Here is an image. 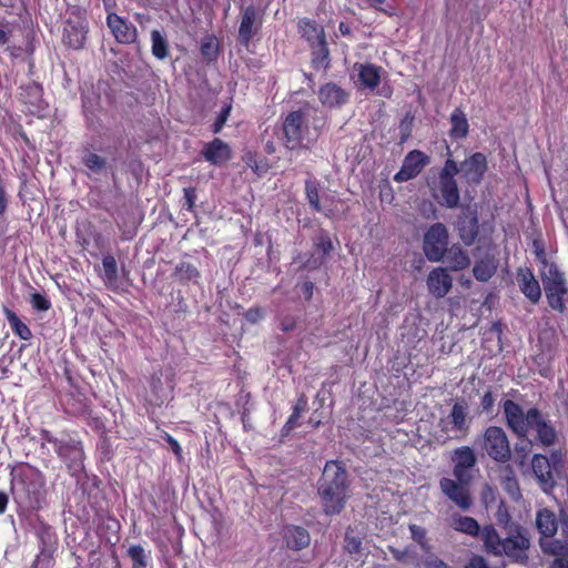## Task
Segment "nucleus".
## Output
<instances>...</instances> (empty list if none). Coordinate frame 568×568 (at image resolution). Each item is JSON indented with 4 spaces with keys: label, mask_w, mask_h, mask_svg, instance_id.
<instances>
[{
    "label": "nucleus",
    "mask_w": 568,
    "mask_h": 568,
    "mask_svg": "<svg viewBox=\"0 0 568 568\" xmlns=\"http://www.w3.org/2000/svg\"><path fill=\"white\" fill-rule=\"evenodd\" d=\"M504 410L509 427L518 435L526 436L530 430H536L540 443L549 446L556 438L554 428L545 422L537 409H529L524 414L523 409L511 400H506Z\"/></svg>",
    "instance_id": "obj_2"
},
{
    "label": "nucleus",
    "mask_w": 568,
    "mask_h": 568,
    "mask_svg": "<svg viewBox=\"0 0 568 568\" xmlns=\"http://www.w3.org/2000/svg\"><path fill=\"white\" fill-rule=\"evenodd\" d=\"M450 526L455 530L470 535V536H476V535H478L479 531L481 532L477 520L474 519L473 517L454 516V517H452Z\"/></svg>",
    "instance_id": "obj_33"
},
{
    "label": "nucleus",
    "mask_w": 568,
    "mask_h": 568,
    "mask_svg": "<svg viewBox=\"0 0 568 568\" xmlns=\"http://www.w3.org/2000/svg\"><path fill=\"white\" fill-rule=\"evenodd\" d=\"M517 282L520 292L534 304L541 297V288L529 267H520L517 271Z\"/></svg>",
    "instance_id": "obj_19"
},
{
    "label": "nucleus",
    "mask_w": 568,
    "mask_h": 568,
    "mask_svg": "<svg viewBox=\"0 0 568 568\" xmlns=\"http://www.w3.org/2000/svg\"><path fill=\"white\" fill-rule=\"evenodd\" d=\"M101 278L109 290L116 291L119 288L118 263L115 257L111 254H106L102 257Z\"/></svg>",
    "instance_id": "obj_24"
},
{
    "label": "nucleus",
    "mask_w": 568,
    "mask_h": 568,
    "mask_svg": "<svg viewBox=\"0 0 568 568\" xmlns=\"http://www.w3.org/2000/svg\"><path fill=\"white\" fill-rule=\"evenodd\" d=\"M545 294L549 306L564 313L566 311L565 297L568 294V287L564 273L560 272L555 263H550L547 272L540 274Z\"/></svg>",
    "instance_id": "obj_5"
},
{
    "label": "nucleus",
    "mask_w": 568,
    "mask_h": 568,
    "mask_svg": "<svg viewBox=\"0 0 568 568\" xmlns=\"http://www.w3.org/2000/svg\"><path fill=\"white\" fill-rule=\"evenodd\" d=\"M467 485L450 478H443L440 480L443 493L462 509H468L473 504Z\"/></svg>",
    "instance_id": "obj_18"
},
{
    "label": "nucleus",
    "mask_w": 568,
    "mask_h": 568,
    "mask_svg": "<svg viewBox=\"0 0 568 568\" xmlns=\"http://www.w3.org/2000/svg\"><path fill=\"white\" fill-rule=\"evenodd\" d=\"M263 24V12L255 6L250 4L242 9L237 40L241 45L247 48L253 37L261 30Z\"/></svg>",
    "instance_id": "obj_10"
},
{
    "label": "nucleus",
    "mask_w": 568,
    "mask_h": 568,
    "mask_svg": "<svg viewBox=\"0 0 568 568\" xmlns=\"http://www.w3.org/2000/svg\"><path fill=\"white\" fill-rule=\"evenodd\" d=\"M358 80L362 85L369 90H375L381 83L382 67L373 63L358 64Z\"/></svg>",
    "instance_id": "obj_23"
},
{
    "label": "nucleus",
    "mask_w": 568,
    "mask_h": 568,
    "mask_svg": "<svg viewBox=\"0 0 568 568\" xmlns=\"http://www.w3.org/2000/svg\"><path fill=\"white\" fill-rule=\"evenodd\" d=\"M428 292L437 297H445L453 287V277L444 267L433 268L426 280Z\"/></svg>",
    "instance_id": "obj_17"
},
{
    "label": "nucleus",
    "mask_w": 568,
    "mask_h": 568,
    "mask_svg": "<svg viewBox=\"0 0 568 568\" xmlns=\"http://www.w3.org/2000/svg\"><path fill=\"white\" fill-rule=\"evenodd\" d=\"M166 440L170 444V446H171L172 450L174 452V454L180 456L181 455V447H180L179 443L172 436H170L169 434H166Z\"/></svg>",
    "instance_id": "obj_59"
},
{
    "label": "nucleus",
    "mask_w": 568,
    "mask_h": 568,
    "mask_svg": "<svg viewBox=\"0 0 568 568\" xmlns=\"http://www.w3.org/2000/svg\"><path fill=\"white\" fill-rule=\"evenodd\" d=\"M432 197L447 209H456L460 203V192L456 179L439 175L426 180Z\"/></svg>",
    "instance_id": "obj_6"
},
{
    "label": "nucleus",
    "mask_w": 568,
    "mask_h": 568,
    "mask_svg": "<svg viewBox=\"0 0 568 568\" xmlns=\"http://www.w3.org/2000/svg\"><path fill=\"white\" fill-rule=\"evenodd\" d=\"M184 200L185 206L189 211H192L195 206L196 192L194 187H185L184 189Z\"/></svg>",
    "instance_id": "obj_50"
},
{
    "label": "nucleus",
    "mask_w": 568,
    "mask_h": 568,
    "mask_svg": "<svg viewBox=\"0 0 568 568\" xmlns=\"http://www.w3.org/2000/svg\"><path fill=\"white\" fill-rule=\"evenodd\" d=\"M310 109L301 108L282 118V144L288 151L308 150L326 125L325 116H313L310 126Z\"/></svg>",
    "instance_id": "obj_1"
},
{
    "label": "nucleus",
    "mask_w": 568,
    "mask_h": 568,
    "mask_svg": "<svg viewBox=\"0 0 568 568\" xmlns=\"http://www.w3.org/2000/svg\"><path fill=\"white\" fill-rule=\"evenodd\" d=\"M536 526L542 536V539L540 540L542 550L552 555L564 554L565 547L562 544L549 539L558 529V521L555 513L547 508L539 510L536 517Z\"/></svg>",
    "instance_id": "obj_9"
},
{
    "label": "nucleus",
    "mask_w": 568,
    "mask_h": 568,
    "mask_svg": "<svg viewBox=\"0 0 568 568\" xmlns=\"http://www.w3.org/2000/svg\"><path fill=\"white\" fill-rule=\"evenodd\" d=\"M338 31L342 36H349L352 33V29L347 22L341 21L338 24Z\"/></svg>",
    "instance_id": "obj_60"
},
{
    "label": "nucleus",
    "mask_w": 568,
    "mask_h": 568,
    "mask_svg": "<svg viewBox=\"0 0 568 568\" xmlns=\"http://www.w3.org/2000/svg\"><path fill=\"white\" fill-rule=\"evenodd\" d=\"M466 568H488L486 561L481 557H474L470 559Z\"/></svg>",
    "instance_id": "obj_57"
},
{
    "label": "nucleus",
    "mask_w": 568,
    "mask_h": 568,
    "mask_svg": "<svg viewBox=\"0 0 568 568\" xmlns=\"http://www.w3.org/2000/svg\"><path fill=\"white\" fill-rule=\"evenodd\" d=\"M284 538L290 548L298 550L305 548L310 544L308 532L298 526H288L284 530Z\"/></svg>",
    "instance_id": "obj_26"
},
{
    "label": "nucleus",
    "mask_w": 568,
    "mask_h": 568,
    "mask_svg": "<svg viewBox=\"0 0 568 568\" xmlns=\"http://www.w3.org/2000/svg\"><path fill=\"white\" fill-rule=\"evenodd\" d=\"M532 471L538 481L544 485V489L552 486L551 464L549 459L542 455H535L532 458Z\"/></svg>",
    "instance_id": "obj_25"
},
{
    "label": "nucleus",
    "mask_w": 568,
    "mask_h": 568,
    "mask_svg": "<svg viewBox=\"0 0 568 568\" xmlns=\"http://www.w3.org/2000/svg\"><path fill=\"white\" fill-rule=\"evenodd\" d=\"M82 163L85 168L94 173H100L106 166L105 159L93 152L85 153L82 156Z\"/></svg>",
    "instance_id": "obj_40"
},
{
    "label": "nucleus",
    "mask_w": 568,
    "mask_h": 568,
    "mask_svg": "<svg viewBox=\"0 0 568 568\" xmlns=\"http://www.w3.org/2000/svg\"><path fill=\"white\" fill-rule=\"evenodd\" d=\"M317 95L324 108L341 109L349 102L351 92L335 82H327L320 87Z\"/></svg>",
    "instance_id": "obj_14"
},
{
    "label": "nucleus",
    "mask_w": 568,
    "mask_h": 568,
    "mask_svg": "<svg viewBox=\"0 0 568 568\" xmlns=\"http://www.w3.org/2000/svg\"><path fill=\"white\" fill-rule=\"evenodd\" d=\"M487 171V159L484 153L476 152L460 163L463 179L469 185H477L481 182Z\"/></svg>",
    "instance_id": "obj_13"
},
{
    "label": "nucleus",
    "mask_w": 568,
    "mask_h": 568,
    "mask_svg": "<svg viewBox=\"0 0 568 568\" xmlns=\"http://www.w3.org/2000/svg\"><path fill=\"white\" fill-rule=\"evenodd\" d=\"M128 555L132 560V568H148L149 557L141 546H130L128 549Z\"/></svg>",
    "instance_id": "obj_39"
},
{
    "label": "nucleus",
    "mask_w": 568,
    "mask_h": 568,
    "mask_svg": "<svg viewBox=\"0 0 568 568\" xmlns=\"http://www.w3.org/2000/svg\"><path fill=\"white\" fill-rule=\"evenodd\" d=\"M430 162V158L420 150L409 151L404 160L403 165L394 175V181L397 183L407 182L415 179L420 174L425 166Z\"/></svg>",
    "instance_id": "obj_12"
},
{
    "label": "nucleus",
    "mask_w": 568,
    "mask_h": 568,
    "mask_svg": "<svg viewBox=\"0 0 568 568\" xmlns=\"http://www.w3.org/2000/svg\"><path fill=\"white\" fill-rule=\"evenodd\" d=\"M305 195L308 201L310 206L315 212L322 211V205L320 202V185L315 181L307 180L305 182Z\"/></svg>",
    "instance_id": "obj_38"
},
{
    "label": "nucleus",
    "mask_w": 568,
    "mask_h": 568,
    "mask_svg": "<svg viewBox=\"0 0 568 568\" xmlns=\"http://www.w3.org/2000/svg\"><path fill=\"white\" fill-rule=\"evenodd\" d=\"M20 95L23 103L37 106L41 101L42 88L37 83H30L22 88Z\"/></svg>",
    "instance_id": "obj_37"
},
{
    "label": "nucleus",
    "mask_w": 568,
    "mask_h": 568,
    "mask_svg": "<svg viewBox=\"0 0 568 568\" xmlns=\"http://www.w3.org/2000/svg\"><path fill=\"white\" fill-rule=\"evenodd\" d=\"M450 131L449 135L454 140L464 139L467 136L469 131L468 120L465 113L460 109L454 110L450 115Z\"/></svg>",
    "instance_id": "obj_28"
},
{
    "label": "nucleus",
    "mask_w": 568,
    "mask_h": 568,
    "mask_svg": "<svg viewBox=\"0 0 568 568\" xmlns=\"http://www.w3.org/2000/svg\"><path fill=\"white\" fill-rule=\"evenodd\" d=\"M306 409H308V399L302 395L295 406H294V410H293V414L290 416L288 420L286 422L284 428H283V432L285 434H287L290 430H292L293 428H295L297 425H298V418L301 417V414L303 412H305Z\"/></svg>",
    "instance_id": "obj_36"
},
{
    "label": "nucleus",
    "mask_w": 568,
    "mask_h": 568,
    "mask_svg": "<svg viewBox=\"0 0 568 568\" xmlns=\"http://www.w3.org/2000/svg\"><path fill=\"white\" fill-rule=\"evenodd\" d=\"M425 566L427 568H448L445 562L433 556L427 557Z\"/></svg>",
    "instance_id": "obj_54"
},
{
    "label": "nucleus",
    "mask_w": 568,
    "mask_h": 568,
    "mask_svg": "<svg viewBox=\"0 0 568 568\" xmlns=\"http://www.w3.org/2000/svg\"><path fill=\"white\" fill-rule=\"evenodd\" d=\"M452 420L457 429H463L466 425L467 408L463 404H455L452 410Z\"/></svg>",
    "instance_id": "obj_41"
},
{
    "label": "nucleus",
    "mask_w": 568,
    "mask_h": 568,
    "mask_svg": "<svg viewBox=\"0 0 568 568\" xmlns=\"http://www.w3.org/2000/svg\"><path fill=\"white\" fill-rule=\"evenodd\" d=\"M296 327V318L292 315H285L280 320V328L283 332H292Z\"/></svg>",
    "instance_id": "obj_49"
},
{
    "label": "nucleus",
    "mask_w": 568,
    "mask_h": 568,
    "mask_svg": "<svg viewBox=\"0 0 568 568\" xmlns=\"http://www.w3.org/2000/svg\"><path fill=\"white\" fill-rule=\"evenodd\" d=\"M20 0H0V7L13 9Z\"/></svg>",
    "instance_id": "obj_63"
},
{
    "label": "nucleus",
    "mask_w": 568,
    "mask_h": 568,
    "mask_svg": "<svg viewBox=\"0 0 568 568\" xmlns=\"http://www.w3.org/2000/svg\"><path fill=\"white\" fill-rule=\"evenodd\" d=\"M3 313L10 324L11 329L17 336L24 341H29L32 337V332L29 326L23 323L12 310L4 306Z\"/></svg>",
    "instance_id": "obj_31"
},
{
    "label": "nucleus",
    "mask_w": 568,
    "mask_h": 568,
    "mask_svg": "<svg viewBox=\"0 0 568 568\" xmlns=\"http://www.w3.org/2000/svg\"><path fill=\"white\" fill-rule=\"evenodd\" d=\"M460 172V165L457 164L453 159H447L444 163V166L438 171L437 175L443 178H453Z\"/></svg>",
    "instance_id": "obj_42"
},
{
    "label": "nucleus",
    "mask_w": 568,
    "mask_h": 568,
    "mask_svg": "<svg viewBox=\"0 0 568 568\" xmlns=\"http://www.w3.org/2000/svg\"><path fill=\"white\" fill-rule=\"evenodd\" d=\"M174 275L181 283H187L200 277V272L195 265L189 262H181L174 270Z\"/></svg>",
    "instance_id": "obj_35"
},
{
    "label": "nucleus",
    "mask_w": 568,
    "mask_h": 568,
    "mask_svg": "<svg viewBox=\"0 0 568 568\" xmlns=\"http://www.w3.org/2000/svg\"><path fill=\"white\" fill-rule=\"evenodd\" d=\"M453 462L456 479L463 484H469L471 479L470 470L476 464L474 452L469 447H460L455 450Z\"/></svg>",
    "instance_id": "obj_16"
},
{
    "label": "nucleus",
    "mask_w": 568,
    "mask_h": 568,
    "mask_svg": "<svg viewBox=\"0 0 568 568\" xmlns=\"http://www.w3.org/2000/svg\"><path fill=\"white\" fill-rule=\"evenodd\" d=\"M8 504V497L6 494L0 493V514L4 513Z\"/></svg>",
    "instance_id": "obj_64"
},
{
    "label": "nucleus",
    "mask_w": 568,
    "mask_h": 568,
    "mask_svg": "<svg viewBox=\"0 0 568 568\" xmlns=\"http://www.w3.org/2000/svg\"><path fill=\"white\" fill-rule=\"evenodd\" d=\"M457 230L459 237L466 245H471L478 236V220L476 216L458 221Z\"/></svg>",
    "instance_id": "obj_29"
},
{
    "label": "nucleus",
    "mask_w": 568,
    "mask_h": 568,
    "mask_svg": "<svg viewBox=\"0 0 568 568\" xmlns=\"http://www.w3.org/2000/svg\"><path fill=\"white\" fill-rule=\"evenodd\" d=\"M449 234L445 224H432L424 234L423 252L429 262H440L448 251Z\"/></svg>",
    "instance_id": "obj_7"
},
{
    "label": "nucleus",
    "mask_w": 568,
    "mask_h": 568,
    "mask_svg": "<svg viewBox=\"0 0 568 568\" xmlns=\"http://www.w3.org/2000/svg\"><path fill=\"white\" fill-rule=\"evenodd\" d=\"M313 283L312 282H305L304 285H303V290H304V294H305V297L306 300H311L312 295H313Z\"/></svg>",
    "instance_id": "obj_61"
},
{
    "label": "nucleus",
    "mask_w": 568,
    "mask_h": 568,
    "mask_svg": "<svg viewBox=\"0 0 568 568\" xmlns=\"http://www.w3.org/2000/svg\"><path fill=\"white\" fill-rule=\"evenodd\" d=\"M31 305L34 310L45 312L51 307V302L40 293L31 294Z\"/></svg>",
    "instance_id": "obj_44"
},
{
    "label": "nucleus",
    "mask_w": 568,
    "mask_h": 568,
    "mask_svg": "<svg viewBox=\"0 0 568 568\" xmlns=\"http://www.w3.org/2000/svg\"><path fill=\"white\" fill-rule=\"evenodd\" d=\"M318 493L326 514L339 513L346 499V471L338 462H327Z\"/></svg>",
    "instance_id": "obj_3"
},
{
    "label": "nucleus",
    "mask_w": 568,
    "mask_h": 568,
    "mask_svg": "<svg viewBox=\"0 0 568 568\" xmlns=\"http://www.w3.org/2000/svg\"><path fill=\"white\" fill-rule=\"evenodd\" d=\"M446 256L449 270L455 272L463 271L470 264L468 254L462 247L456 245L447 251Z\"/></svg>",
    "instance_id": "obj_30"
},
{
    "label": "nucleus",
    "mask_w": 568,
    "mask_h": 568,
    "mask_svg": "<svg viewBox=\"0 0 568 568\" xmlns=\"http://www.w3.org/2000/svg\"><path fill=\"white\" fill-rule=\"evenodd\" d=\"M412 537L424 547L425 530L416 525L409 527Z\"/></svg>",
    "instance_id": "obj_51"
},
{
    "label": "nucleus",
    "mask_w": 568,
    "mask_h": 568,
    "mask_svg": "<svg viewBox=\"0 0 568 568\" xmlns=\"http://www.w3.org/2000/svg\"><path fill=\"white\" fill-rule=\"evenodd\" d=\"M151 51L158 60H164L170 54V47L166 37L159 30L151 31Z\"/></svg>",
    "instance_id": "obj_32"
},
{
    "label": "nucleus",
    "mask_w": 568,
    "mask_h": 568,
    "mask_svg": "<svg viewBox=\"0 0 568 568\" xmlns=\"http://www.w3.org/2000/svg\"><path fill=\"white\" fill-rule=\"evenodd\" d=\"M481 501L485 507H489L496 501V490L489 485H485L481 490Z\"/></svg>",
    "instance_id": "obj_48"
},
{
    "label": "nucleus",
    "mask_w": 568,
    "mask_h": 568,
    "mask_svg": "<svg viewBox=\"0 0 568 568\" xmlns=\"http://www.w3.org/2000/svg\"><path fill=\"white\" fill-rule=\"evenodd\" d=\"M297 27L301 37L305 39V41L308 43V47L315 44L317 41L326 40L324 28L316 23L314 20L303 18L298 21Z\"/></svg>",
    "instance_id": "obj_22"
},
{
    "label": "nucleus",
    "mask_w": 568,
    "mask_h": 568,
    "mask_svg": "<svg viewBox=\"0 0 568 568\" xmlns=\"http://www.w3.org/2000/svg\"><path fill=\"white\" fill-rule=\"evenodd\" d=\"M88 32L89 24L85 14L80 10H74L64 22L62 42L70 49H82L87 41Z\"/></svg>",
    "instance_id": "obj_8"
},
{
    "label": "nucleus",
    "mask_w": 568,
    "mask_h": 568,
    "mask_svg": "<svg viewBox=\"0 0 568 568\" xmlns=\"http://www.w3.org/2000/svg\"><path fill=\"white\" fill-rule=\"evenodd\" d=\"M506 489L508 490V493L511 495L513 498L516 499L519 497V488H518L517 483L514 479H511V478L507 479Z\"/></svg>",
    "instance_id": "obj_55"
},
{
    "label": "nucleus",
    "mask_w": 568,
    "mask_h": 568,
    "mask_svg": "<svg viewBox=\"0 0 568 568\" xmlns=\"http://www.w3.org/2000/svg\"><path fill=\"white\" fill-rule=\"evenodd\" d=\"M244 317L248 323L255 324L264 317V311L258 306L251 307L244 313Z\"/></svg>",
    "instance_id": "obj_47"
},
{
    "label": "nucleus",
    "mask_w": 568,
    "mask_h": 568,
    "mask_svg": "<svg viewBox=\"0 0 568 568\" xmlns=\"http://www.w3.org/2000/svg\"><path fill=\"white\" fill-rule=\"evenodd\" d=\"M326 400L325 397H322L321 396V393H316L314 394L313 396V406L312 408L314 409V413L316 414L318 412V409L323 406V403Z\"/></svg>",
    "instance_id": "obj_58"
},
{
    "label": "nucleus",
    "mask_w": 568,
    "mask_h": 568,
    "mask_svg": "<svg viewBox=\"0 0 568 568\" xmlns=\"http://www.w3.org/2000/svg\"><path fill=\"white\" fill-rule=\"evenodd\" d=\"M203 158L213 165H221L232 158L230 145L219 138L206 143L202 150Z\"/></svg>",
    "instance_id": "obj_20"
},
{
    "label": "nucleus",
    "mask_w": 568,
    "mask_h": 568,
    "mask_svg": "<svg viewBox=\"0 0 568 568\" xmlns=\"http://www.w3.org/2000/svg\"><path fill=\"white\" fill-rule=\"evenodd\" d=\"M484 449L497 462H506L510 457V447L506 434L499 427H489L484 434Z\"/></svg>",
    "instance_id": "obj_11"
},
{
    "label": "nucleus",
    "mask_w": 568,
    "mask_h": 568,
    "mask_svg": "<svg viewBox=\"0 0 568 568\" xmlns=\"http://www.w3.org/2000/svg\"><path fill=\"white\" fill-rule=\"evenodd\" d=\"M481 540L487 551L515 560L526 558V550L529 548V540L520 530L501 539L493 526H485L481 529Z\"/></svg>",
    "instance_id": "obj_4"
},
{
    "label": "nucleus",
    "mask_w": 568,
    "mask_h": 568,
    "mask_svg": "<svg viewBox=\"0 0 568 568\" xmlns=\"http://www.w3.org/2000/svg\"><path fill=\"white\" fill-rule=\"evenodd\" d=\"M317 247L323 251L324 255H327L333 250L331 239L328 236H321L317 243Z\"/></svg>",
    "instance_id": "obj_52"
},
{
    "label": "nucleus",
    "mask_w": 568,
    "mask_h": 568,
    "mask_svg": "<svg viewBox=\"0 0 568 568\" xmlns=\"http://www.w3.org/2000/svg\"><path fill=\"white\" fill-rule=\"evenodd\" d=\"M311 68L315 71L327 72L332 68L331 50L326 40L310 45Z\"/></svg>",
    "instance_id": "obj_21"
},
{
    "label": "nucleus",
    "mask_w": 568,
    "mask_h": 568,
    "mask_svg": "<svg viewBox=\"0 0 568 568\" xmlns=\"http://www.w3.org/2000/svg\"><path fill=\"white\" fill-rule=\"evenodd\" d=\"M346 549L349 551V552H355V551H358L359 550V547H361V540L354 538V537H351L348 534L346 536Z\"/></svg>",
    "instance_id": "obj_53"
},
{
    "label": "nucleus",
    "mask_w": 568,
    "mask_h": 568,
    "mask_svg": "<svg viewBox=\"0 0 568 568\" xmlns=\"http://www.w3.org/2000/svg\"><path fill=\"white\" fill-rule=\"evenodd\" d=\"M412 126H413V118H409L408 119V115L400 121V124H399V131H400V138H399V143L403 144L405 143L410 134H412Z\"/></svg>",
    "instance_id": "obj_46"
},
{
    "label": "nucleus",
    "mask_w": 568,
    "mask_h": 568,
    "mask_svg": "<svg viewBox=\"0 0 568 568\" xmlns=\"http://www.w3.org/2000/svg\"><path fill=\"white\" fill-rule=\"evenodd\" d=\"M106 24L111 30L116 42L131 44L138 39V30L133 23L119 14L112 12L106 17Z\"/></svg>",
    "instance_id": "obj_15"
},
{
    "label": "nucleus",
    "mask_w": 568,
    "mask_h": 568,
    "mask_svg": "<svg viewBox=\"0 0 568 568\" xmlns=\"http://www.w3.org/2000/svg\"><path fill=\"white\" fill-rule=\"evenodd\" d=\"M531 250H532L534 254L536 255V258L538 260V262H540L545 267L548 268V266L550 264L548 263V260H547L545 245L540 239L532 240Z\"/></svg>",
    "instance_id": "obj_43"
},
{
    "label": "nucleus",
    "mask_w": 568,
    "mask_h": 568,
    "mask_svg": "<svg viewBox=\"0 0 568 568\" xmlns=\"http://www.w3.org/2000/svg\"><path fill=\"white\" fill-rule=\"evenodd\" d=\"M551 568H568V561L565 560L564 558H557L552 562Z\"/></svg>",
    "instance_id": "obj_62"
},
{
    "label": "nucleus",
    "mask_w": 568,
    "mask_h": 568,
    "mask_svg": "<svg viewBox=\"0 0 568 568\" xmlns=\"http://www.w3.org/2000/svg\"><path fill=\"white\" fill-rule=\"evenodd\" d=\"M561 534L565 539V545H562L565 547V551L562 555H565L567 552V546H568V518H566L564 516H561Z\"/></svg>",
    "instance_id": "obj_56"
},
{
    "label": "nucleus",
    "mask_w": 568,
    "mask_h": 568,
    "mask_svg": "<svg viewBox=\"0 0 568 568\" xmlns=\"http://www.w3.org/2000/svg\"><path fill=\"white\" fill-rule=\"evenodd\" d=\"M230 112H231V105H226L221 110V112L216 116L214 123L212 124V132L214 134L221 132V130L223 129V126L225 125V123L229 119Z\"/></svg>",
    "instance_id": "obj_45"
},
{
    "label": "nucleus",
    "mask_w": 568,
    "mask_h": 568,
    "mask_svg": "<svg viewBox=\"0 0 568 568\" xmlns=\"http://www.w3.org/2000/svg\"><path fill=\"white\" fill-rule=\"evenodd\" d=\"M497 271V263L493 257L486 256L476 261L473 267L474 277L479 282H488Z\"/></svg>",
    "instance_id": "obj_27"
},
{
    "label": "nucleus",
    "mask_w": 568,
    "mask_h": 568,
    "mask_svg": "<svg viewBox=\"0 0 568 568\" xmlns=\"http://www.w3.org/2000/svg\"><path fill=\"white\" fill-rule=\"evenodd\" d=\"M200 51L203 59L213 62L220 53V43L214 34H207L201 40Z\"/></svg>",
    "instance_id": "obj_34"
}]
</instances>
